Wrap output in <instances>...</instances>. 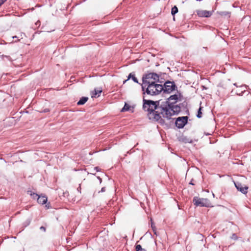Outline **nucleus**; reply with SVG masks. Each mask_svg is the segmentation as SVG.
Returning <instances> with one entry per match:
<instances>
[{"label":"nucleus","instance_id":"1","mask_svg":"<svg viewBox=\"0 0 251 251\" xmlns=\"http://www.w3.org/2000/svg\"><path fill=\"white\" fill-rule=\"evenodd\" d=\"M143 108L145 111L148 112L150 119L155 120L161 124L165 123V120L163 119L164 101H154L145 100L144 98Z\"/></svg>","mask_w":251,"mask_h":251},{"label":"nucleus","instance_id":"2","mask_svg":"<svg viewBox=\"0 0 251 251\" xmlns=\"http://www.w3.org/2000/svg\"><path fill=\"white\" fill-rule=\"evenodd\" d=\"M181 110L179 105H175L173 103H170L169 101H164V111L163 119L170 120L171 117L177 114Z\"/></svg>","mask_w":251,"mask_h":251},{"label":"nucleus","instance_id":"3","mask_svg":"<svg viewBox=\"0 0 251 251\" xmlns=\"http://www.w3.org/2000/svg\"><path fill=\"white\" fill-rule=\"evenodd\" d=\"M159 76L156 73H151L144 75L142 78V89L143 91L149 84H154L159 81Z\"/></svg>","mask_w":251,"mask_h":251},{"label":"nucleus","instance_id":"4","mask_svg":"<svg viewBox=\"0 0 251 251\" xmlns=\"http://www.w3.org/2000/svg\"><path fill=\"white\" fill-rule=\"evenodd\" d=\"M146 92H144L143 94L146 93L148 95L151 96H155L158 95L163 90V85L154 83V84H149L145 88Z\"/></svg>","mask_w":251,"mask_h":251},{"label":"nucleus","instance_id":"5","mask_svg":"<svg viewBox=\"0 0 251 251\" xmlns=\"http://www.w3.org/2000/svg\"><path fill=\"white\" fill-rule=\"evenodd\" d=\"M193 202L197 206L210 207L211 203L207 199L200 198L198 197H195L193 198Z\"/></svg>","mask_w":251,"mask_h":251},{"label":"nucleus","instance_id":"6","mask_svg":"<svg viewBox=\"0 0 251 251\" xmlns=\"http://www.w3.org/2000/svg\"><path fill=\"white\" fill-rule=\"evenodd\" d=\"M176 86L174 82L167 81L163 86V90L164 93H170L175 90Z\"/></svg>","mask_w":251,"mask_h":251},{"label":"nucleus","instance_id":"7","mask_svg":"<svg viewBox=\"0 0 251 251\" xmlns=\"http://www.w3.org/2000/svg\"><path fill=\"white\" fill-rule=\"evenodd\" d=\"M187 116L180 117L176 119L175 124L178 128H181L187 124Z\"/></svg>","mask_w":251,"mask_h":251},{"label":"nucleus","instance_id":"8","mask_svg":"<svg viewBox=\"0 0 251 251\" xmlns=\"http://www.w3.org/2000/svg\"><path fill=\"white\" fill-rule=\"evenodd\" d=\"M234 185L238 191H240L244 194H246L248 193V187L247 186H243L239 182H235Z\"/></svg>","mask_w":251,"mask_h":251},{"label":"nucleus","instance_id":"9","mask_svg":"<svg viewBox=\"0 0 251 251\" xmlns=\"http://www.w3.org/2000/svg\"><path fill=\"white\" fill-rule=\"evenodd\" d=\"M212 12L213 11H210L202 10H199L197 11V15L200 17H210L212 15Z\"/></svg>","mask_w":251,"mask_h":251},{"label":"nucleus","instance_id":"10","mask_svg":"<svg viewBox=\"0 0 251 251\" xmlns=\"http://www.w3.org/2000/svg\"><path fill=\"white\" fill-rule=\"evenodd\" d=\"M47 201L48 199L46 196H39L37 198V202L41 204H45Z\"/></svg>","mask_w":251,"mask_h":251},{"label":"nucleus","instance_id":"11","mask_svg":"<svg viewBox=\"0 0 251 251\" xmlns=\"http://www.w3.org/2000/svg\"><path fill=\"white\" fill-rule=\"evenodd\" d=\"M178 100V96L177 95H173L171 96L166 101H169L170 103L175 104Z\"/></svg>","mask_w":251,"mask_h":251},{"label":"nucleus","instance_id":"12","mask_svg":"<svg viewBox=\"0 0 251 251\" xmlns=\"http://www.w3.org/2000/svg\"><path fill=\"white\" fill-rule=\"evenodd\" d=\"M132 78L133 81L136 83H138L137 78L135 76V75L132 73H130L128 76V78L126 80L124 81V83H125L126 81H127L129 79Z\"/></svg>","mask_w":251,"mask_h":251},{"label":"nucleus","instance_id":"13","mask_svg":"<svg viewBox=\"0 0 251 251\" xmlns=\"http://www.w3.org/2000/svg\"><path fill=\"white\" fill-rule=\"evenodd\" d=\"M88 98L87 97H82L80 100L77 102V104L78 105H83L88 100Z\"/></svg>","mask_w":251,"mask_h":251},{"label":"nucleus","instance_id":"14","mask_svg":"<svg viewBox=\"0 0 251 251\" xmlns=\"http://www.w3.org/2000/svg\"><path fill=\"white\" fill-rule=\"evenodd\" d=\"M217 13L221 16L230 17V13L227 11H218Z\"/></svg>","mask_w":251,"mask_h":251},{"label":"nucleus","instance_id":"15","mask_svg":"<svg viewBox=\"0 0 251 251\" xmlns=\"http://www.w3.org/2000/svg\"><path fill=\"white\" fill-rule=\"evenodd\" d=\"M130 108H131V106L129 104L126 103L124 107L122 109L121 112H125V111L130 110H131Z\"/></svg>","mask_w":251,"mask_h":251},{"label":"nucleus","instance_id":"16","mask_svg":"<svg viewBox=\"0 0 251 251\" xmlns=\"http://www.w3.org/2000/svg\"><path fill=\"white\" fill-rule=\"evenodd\" d=\"M102 92V90H97L96 89H95L94 92L92 93V97H96L97 95H98V96H99V94H100Z\"/></svg>","mask_w":251,"mask_h":251},{"label":"nucleus","instance_id":"17","mask_svg":"<svg viewBox=\"0 0 251 251\" xmlns=\"http://www.w3.org/2000/svg\"><path fill=\"white\" fill-rule=\"evenodd\" d=\"M178 12V9L176 6H174L172 8L171 13L173 15H175L176 13Z\"/></svg>","mask_w":251,"mask_h":251},{"label":"nucleus","instance_id":"18","mask_svg":"<svg viewBox=\"0 0 251 251\" xmlns=\"http://www.w3.org/2000/svg\"><path fill=\"white\" fill-rule=\"evenodd\" d=\"M136 251H146L145 249L142 248L140 245H136L135 246Z\"/></svg>","mask_w":251,"mask_h":251},{"label":"nucleus","instance_id":"19","mask_svg":"<svg viewBox=\"0 0 251 251\" xmlns=\"http://www.w3.org/2000/svg\"><path fill=\"white\" fill-rule=\"evenodd\" d=\"M201 108H202V107H200L199 108L198 112L197 117L199 118H201L202 116V113L201 112Z\"/></svg>","mask_w":251,"mask_h":251},{"label":"nucleus","instance_id":"20","mask_svg":"<svg viewBox=\"0 0 251 251\" xmlns=\"http://www.w3.org/2000/svg\"><path fill=\"white\" fill-rule=\"evenodd\" d=\"M151 227L153 231H154V233L155 234H156V232H155L156 227H155V226L154 224L153 223V222L152 221L151 222Z\"/></svg>","mask_w":251,"mask_h":251},{"label":"nucleus","instance_id":"21","mask_svg":"<svg viewBox=\"0 0 251 251\" xmlns=\"http://www.w3.org/2000/svg\"><path fill=\"white\" fill-rule=\"evenodd\" d=\"M30 195L32 197L33 199H37L38 196H39L38 194L36 193H33L32 194L31 192L30 193Z\"/></svg>","mask_w":251,"mask_h":251},{"label":"nucleus","instance_id":"22","mask_svg":"<svg viewBox=\"0 0 251 251\" xmlns=\"http://www.w3.org/2000/svg\"><path fill=\"white\" fill-rule=\"evenodd\" d=\"M182 141L183 142H184L185 143H191V141H190L186 137L183 138Z\"/></svg>","mask_w":251,"mask_h":251},{"label":"nucleus","instance_id":"23","mask_svg":"<svg viewBox=\"0 0 251 251\" xmlns=\"http://www.w3.org/2000/svg\"><path fill=\"white\" fill-rule=\"evenodd\" d=\"M7 0H0V6L3 4Z\"/></svg>","mask_w":251,"mask_h":251},{"label":"nucleus","instance_id":"24","mask_svg":"<svg viewBox=\"0 0 251 251\" xmlns=\"http://www.w3.org/2000/svg\"><path fill=\"white\" fill-rule=\"evenodd\" d=\"M40 229L41 230L43 231L44 232H45V231H46V227H44V226H41V227H40Z\"/></svg>","mask_w":251,"mask_h":251},{"label":"nucleus","instance_id":"25","mask_svg":"<svg viewBox=\"0 0 251 251\" xmlns=\"http://www.w3.org/2000/svg\"><path fill=\"white\" fill-rule=\"evenodd\" d=\"M77 190L78 192H79L80 193H81V186L80 185H79V187L77 188Z\"/></svg>","mask_w":251,"mask_h":251},{"label":"nucleus","instance_id":"26","mask_svg":"<svg viewBox=\"0 0 251 251\" xmlns=\"http://www.w3.org/2000/svg\"><path fill=\"white\" fill-rule=\"evenodd\" d=\"M105 191V187H103L101 188L100 192H104Z\"/></svg>","mask_w":251,"mask_h":251},{"label":"nucleus","instance_id":"27","mask_svg":"<svg viewBox=\"0 0 251 251\" xmlns=\"http://www.w3.org/2000/svg\"><path fill=\"white\" fill-rule=\"evenodd\" d=\"M190 184H191V185H194V184L193 183V180H192L189 183Z\"/></svg>","mask_w":251,"mask_h":251},{"label":"nucleus","instance_id":"28","mask_svg":"<svg viewBox=\"0 0 251 251\" xmlns=\"http://www.w3.org/2000/svg\"><path fill=\"white\" fill-rule=\"evenodd\" d=\"M236 238V236L235 234H233V237H232V238Z\"/></svg>","mask_w":251,"mask_h":251},{"label":"nucleus","instance_id":"29","mask_svg":"<svg viewBox=\"0 0 251 251\" xmlns=\"http://www.w3.org/2000/svg\"><path fill=\"white\" fill-rule=\"evenodd\" d=\"M236 238V236L235 234H233V237H232V238Z\"/></svg>","mask_w":251,"mask_h":251},{"label":"nucleus","instance_id":"30","mask_svg":"<svg viewBox=\"0 0 251 251\" xmlns=\"http://www.w3.org/2000/svg\"><path fill=\"white\" fill-rule=\"evenodd\" d=\"M13 39L14 38H17V36H13L12 37Z\"/></svg>","mask_w":251,"mask_h":251},{"label":"nucleus","instance_id":"31","mask_svg":"<svg viewBox=\"0 0 251 251\" xmlns=\"http://www.w3.org/2000/svg\"><path fill=\"white\" fill-rule=\"evenodd\" d=\"M98 167H95V169H96V170H97V171H98Z\"/></svg>","mask_w":251,"mask_h":251},{"label":"nucleus","instance_id":"32","mask_svg":"<svg viewBox=\"0 0 251 251\" xmlns=\"http://www.w3.org/2000/svg\"><path fill=\"white\" fill-rule=\"evenodd\" d=\"M99 178L100 179V182H101V178H100V177H99Z\"/></svg>","mask_w":251,"mask_h":251}]
</instances>
